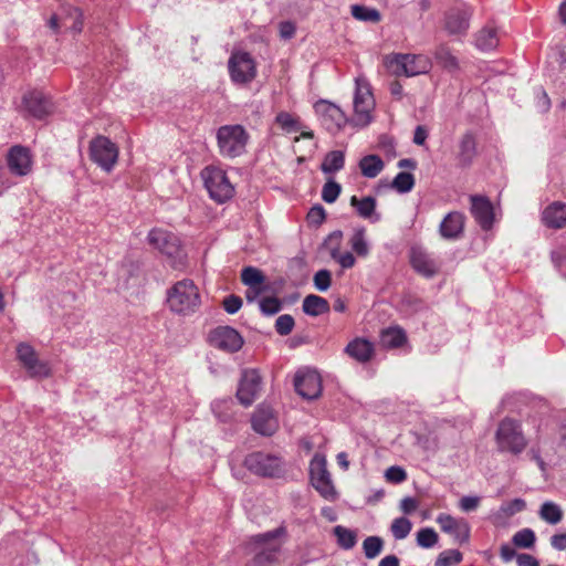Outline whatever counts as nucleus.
<instances>
[{
	"instance_id": "13d9d810",
	"label": "nucleus",
	"mask_w": 566,
	"mask_h": 566,
	"mask_svg": "<svg viewBox=\"0 0 566 566\" xmlns=\"http://www.w3.org/2000/svg\"><path fill=\"white\" fill-rule=\"evenodd\" d=\"M326 217L325 209L322 206H314L307 213V221L312 224H321Z\"/></svg>"
},
{
	"instance_id": "a19ab883",
	"label": "nucleus",
	"mask_w": 566,
	"mask_h": 566,
	"mask_svg": "<svg viewBox=\"0 0 566 566\" xmlns=\"http://www.w3.org/2000/svg\"><path fill=\"white\" fill-rule=\"evenodd\" d=\"M384 541L378 536H368L363 542L364 554L368 559L376 558L382 551Z\"/></svg>"
},
{
	"instance_id": "393cba45",
	"label": "nucleus",
	"mask_w": 566,
	"mask_h": 566,
	"mask_svg": "<svg viewBox=\"0 0 566 566\" xmlns=\"http://www.w3.org/2000/svg\"><path fill=\"white\" fill-rule=\"evenodd\" d=\"M542 221L548 228H563L566 224V205L560 201L548 205L542 213Z\"/></svg>"
},
{
	"instance_id": "2f4dec72",
	"label": "nucleus",
	"mask_w": 566,
	"mask_h": 566,
	"mask_svg": "<svg viewBox=\"0 0 566 566\" xmlns=\"http://www.w3.org/2000/svg\"><path fill=\"white\" fill-rule=\"evenodd\" d=\"M538 516L547 524L556 525L562 522L564 517V511L557 503L546 501L541 505Z\"/></svg>"
},
{
	"instance_id": "c03bdc74",
	"label": "nucleus",
	"mask_w": 566,
	"mask_h": 566,
	"mask_svg": "<svg viewBox=\"0 0 566 566\" xmlns=\"http://www.w3.org/2000/svg\"><path fill=\"white\" fill-rule=\"evenodd\" d=\"M415 186V178L410 172H399L392 180V188L400 193L409 192Z\"/></svg>"
},
{
	"instance_id": "aec40b11",
	"label": "nucleus",
	"mask_w": 566,
	"mask_h": 566,
	"mask_svg": "<svg viewBox=\"0 0 566 566\" xmlns=\"http://www.w3.org/2000/svg\"><path fill=\"white\" fill-rule=\"evenodd\" d=\"M253 429L263 436H271L277 429V419L269 406H259L252 417Z\"/></svg>"
},
{
	"instance_id": "c756f323",
	"label": "nucleus",
	"mask_w": 566,
	"mask_h": 566,
	"mask_svg": "<svg viewBox=\"0 0 566 566\" xmlns=\"http://www.w3.org/2000/svg\"><path fill=\"white\" fill-rule=\"evenodd\" d=\"M407 342L405 331L399 326H390L380 333V344L386 348H398Z\"/></svg>"
},
{
	"instance_id": "9b49d317",
	"label": "nucleus",
	"mask_w": 566,
	"mask_h": 566,
	"mask_svg": "<svg viewBox=\"0 0 566 566\" xmlns=\"http://www.w3.org/2000/svg\"><path fill=\"white\" fill-rule=\"evenodd\" d=\"M228 69L235 84H248L256 76L255 62L248 52H233L229 59Z\"/></svg>"
},
{
	"instance_id": "39448f33",
	"label": "nucleus",
	"mask_w": 566,
	"mask_h": 566,
	"mask_svg": "<svg viewBox=\"0 0 566 566\" xmlns=\"http://www.w3.org/2000/svg\"><path fill=\"white\" fill-rule=\"evenodd\" d=\"M200 175L210 198L216 202L223 203L234 195L233 185L220 167L207 166Z\"/></svg>"
},
{
	"instance_id": "f8f14e48",
	"label": "nucleus",
	"mask_w": 566,
	"mask_h": 566,
	"mask_svg": "<svg viewBox=\"0 0 566 566\" xmlns=\"http://www.w3.org/2000/svg\"><path fill=\"white\" fill-rule=\"evenodd\" d=\"M17 358L32 378H45L51 375L48 363L39 359L35 349L27 343L17 346Z\"/></svg>"
},
{
	"instance_id": "c9c22d12",
	"label": "nucleus",
	"mask_w": 566,
	"mask_h": 566,
	"mask_svg": "<svg viewBox=\"0 0 566 566\" xmlns=\"http://www.w3.org/2000/svg\"><path fill=\"white\" fill-rule=\"evenodd\" d=\"M434 59L437 62L448 71H455L459 67L458 59L452 54L450 48L446 44H440L434 50Z\"/></svg>"
},
{
	"instance_id": "de8ad7c7",
	"label": "nucleus",
	"mask_w": 566,
	"mask_h": 566,
	"mask_svg": "<svg viewBox=\"0 0 566 566\" xmlns=\"http://www.w3.org/2000/svg\"><path fill=\"white\" fill-rule=\"evenodd\" d=\"M342 187L334 180L327 181L322 189V199L327 203H333L340 195Z\"/></svg>"
},
{
	"instance_id": "49530a36",
	"label": "nucleus",
	"mask_w": 566,
	"mask_h": 566,
	"mask_svg": "<svg viewBox=\"0 0 566 566\" xmlns=\"http://www.w3.org/2000/svg\"><path fill=\"white\" fill-rule=\"evenodd\" d=\"M463 556L458 549H447L439 554L436 566H452L460 564Z\"/></svg>"
},
{
	"instance_id": "dca6fc26",
	"label": "nucleus",
	"mask_w": 566,
	"mask_h": 566,
	"mask_svg": "<svg viewBox=\"0 0 566 566\" xmlns=\"http://www.w3.org/2000/svg\"><path fill=\"white\" fill-rule=\"evenodd\" d=\"M295 390L305 399H315L322 391V379L317 371L312 369L298 370L294 378Z\"/></svg>"
},
{
	"instance_id": "864d4df0",
	"label": "nucleus",
	"mask_w": 566,
	"mask_h": 566,
	"mask_svg": "<svg viewBox=\"0 0 566 566\" xmlns=\"http://www.w3.org/2000/svg\"><path fill=\"white\" fill-rule=\"evenodd\" d=\"M342 238H343V233L340 231H334L327 237V239L324 242V245L328 250L332 259H333L334 250H335V254L340 253Z\"/></svg>"
},
{
	"instance_id": "0eeeda50",
	"label": "nucleus",
	"mask_w": 566,
	"mask_h": 566,
	"mask_svg": "<svg viewBox=\"0 0 566 566\" xmlns=\"http://www.w3.org/2000/svg\"><path fill=\"white\" fill-rule=\"evenodd\" d=\"M354 95V120L366 126L371 122V112L375 107V98L369 82L365 76H357Z\"/></svg>"
},
{
	"instance_id": "bf43d9fd",
	"label": "nucleus",
	"mask_w": 566,
	"mask_h": 566,
	"mask_svg": "<svg viewBox=\"0 0 566 566\" xmlns=\"http://www.w3.org/2000/svg\"><path fill=\"white\" fill-rule=\"evenodd\" d=\"M333 260L336 261L343 269H350L355 265V258L350 252H344L339 254L333 253Z\"/></svg>"
},
{
	"instance_id": "473e14b6",
	"label": "nucleus",
	"mask_w": 566,
	"mask_h": 566,
	"mask_svg": "<svg viewBox=\"0 0 566 566\" xmlns=\"http://www.w3.org/2000/svg\"><path fill=\"white\" fill-rule=\"evenodd\" d=\"M359 168L364 177L375 178L384 169V161L377 155H367L360 159Z\"/></svg>"
},
{
	"instance_id": "0e129e2a",
	"label": "nucleus",
	"mask_w": 566,
	"mask_h": 566,
	"mask_svg": "<svg viewBox=\"0 0 566 566\" xmlns=\"http://www.w3.org/2000/svg\"><path fill=\"white\" fill-rule=\"evenodd\" d=\"M418 507V502L416 499L413 497H410V496H407V497H403L401 501H400V510L405 513V514H410L412 513L415 510H417Z\"/></svg>"
},
{
	"instance_id": "bb28decb",
	"label": "nucleus",
	"mask_w": 566,
	"mask_h": 566,
	"mask_svg": "<svg viewBox=\"0 0 566 566\" xmlns=\"http://www.w3.org/2000/svg\"><path fill=\"white\" fill-rule=\"evenodd\" d=\"M345 353L359 363H367L374 356V345L365 338H355L345 348Z\"/></svg>"
},
{
	"instance_id": "1a4fd4ad",
	"label": "nucleus",
	"mask_w": 566,
	"mask_h": 566,
	"mask_svg": "<svg viewBox=\"0 0 566 566\" xmlns=\"http://www.w3.org/2000/svg\"><path fill=\"white\" fill-rule=\"evenodd\" d=\"M310 476L314 489L328 501L337 499V492L327 470L325 455L316 453L310 463Z\"/></svg>"
},
{
	"instance_id": "8fccbe9b",
	"label": "nucleus",
	"mask_w": 566,
	"mask_h": 566,
	"mask_svg": "<svg viewBox=\"0 0 566 566\" xmlns=\"http://www.w3.org/2000/svg\"><path fill=\"white\" fill-rule=\"evenodd\" d=\"M313 282L317 291L325 292L331 287L332 274L326 269L319 270L315 273Z\"/></svg>"
},
{
	"instance_id": "ddd939ff",
	"label": "nucleus",
	"mask_w": 566,
	"mask_h": 566,
	"mask_svg": "<svg viewBox=\"0 0 566 566\" xmlns=\"http://www.w3.org/2000/svg\"><path fill=\"white\" fill-rule=\"evenodd\" d=\"M208 340L211 346L227 353H237L243 346V337L230 326H218L209 333Z\"/></svg>"
},
{
	"instance_id": "4d7b16f0",
	"label": "nucleus",
	"mask_w": 566,
	"mask_h": 566,
	"mask_svg": "<svg viewBox=\"0 0 566 566\" xmlns=\"http://www.w3.org/2000/svg\"><path fill=\"white\" fill-rule=\"evenodd\" d=\"M481 503V497L480 496H463L461 497V500L459 501V509L462 511V512H465V513H469V512H472V511H475L479 505Z\"/></svg>"
},
{
	"instance_id": "79ce46f5",
	"label": "nucleus",
	"mask_w": 566,
	"mask_h": 566,
	"mask_svg": "<svg viewBox=\"0 0 566 566\" xmlns=\"http://www.w3.org/2000/svg\"><path fill=\"white\" fill-rule=\"evenodd\" d=\"M334 534L337 537V542L340 547H343L345 549H350L355 546V544H356L355 532H353L344 526L337 525L334 528Z\"/></svg>"
},
{
	"instance_id": "774afa93",
	"label": "nucleus",
	"mask_w": 566,
	"mask_h": 566,
	"mask_svg": "<svg viewBox=\"0 0 566 566\" xmlns=\"http://www.w3.org/2000/svg\"><path fill=\"white\" fill-rule=\"evenodd\" d=\"M428 137V132L423 126H417L413 134V143L416 145H423Z\"/></svg>"
},
{
	"instance_id": "4c0bfd02",
	"label": "nucleus",
	"mask_w": 566,
	"mask_h": 566,
	"mask_svg": "<svg viewBox=\"0 0 566 566\" xmlns=\"http://www.w3.org/2000/svg\"><path fill=\"white\" fill-rule=\"evenodd\" d=\"M352 15L359 21L377 23L381 20L380 12L375 8H369L360 4L350 7Z\"/></svg>"
},
{
	"instance_id": "58836bf2",
	"label": "nucleus",
	"mask_w": 566,
	"mask_h": 566,
	"mask_svg": "<svg viewBox=\"0 0 566 566\" xmlns=\"http://www.w3.org/2000/svg\"><path fill=\"white\" fill-rule=\"evenodd\" d=\"M352 250L358 256H367L369 253V244L365 237V229H358L354 232L349 240Z\"/></svg>"
},
{
	"instance_id": "37998d69",
	"label": "nucleus",
	"mask_w": 566,
	"mask_h": 566,
	"mask_svg": "<svg viewBox=\"0 0 566 566\" xmlns=\"http://www.w3.org/2000/svg\"><path fill=\"white\" fill-rule=\"evenodd\" d=\"M535 541H536L535 533L531 528H523V530L516 532L512 537L513 544L521 548L533 547L535 544Z\"/></svg>"
},
{
	"instance_id": "5701e85b",
	"label": "nucleus",
	"mask_w": 566,
	"mask_h": 566,
	"mask_svg": "<svg viewBox=\"0 0 566 566\" xmlns=\"http://www.w3.org/2000/svg\"><path fill=\"white\" fill-rule=\"evenodd\" d=\"M241 280L244 285L249 287L247 298L253 301L259 294L264 291L265 276L261 270L247 266L241 272Z\"/></svg>"
},
{
	"instance_id": "423d86ee",
	"label": "nucleus",
	"mask_w": 566,
	"mask_h": 566,
	"mask_svg": "<svg viewBox=\"0 0 566 566\" xmlns=\"http://www.w3.org/2000/svg\"><path fill=\"white\" fill-rule=\"evenodd\" d=\"M283 534L284 530L280 527L254 536L253 541L260 547V552L248 564V566H273L277 560V554L282 544L280 536Z\"/></svg>"
},
{
	"instance_id": "7ed1b4c3",
	"label": "nucleus",
	"mask_w": 566,
	"mask_h": 566,
	"mask_svg": "<svg viewBox=\"0 0 566 566\" xmlns=\"http://www.w3.org/2000/svg\"><path fill=\"white\" fill-rule=\"evenodd\" d=\"M495 443L500 452L520 455L526 449L528 441L523 432L521 422L506 417L497 424Z\"/></svg>"
},
{
	"instance_id": "b1692460",
	"label": "nucleus",
	"mask_w": 566,
	"mask_h": 566,
	"mask_svg": "<svg viewBox=\"0 0 566 566\" xmlns=\"http://www.w3.org/2000/svg\"><path fill=\"white\" fill-rule=\"evenodd\" d=\"M471 212L476 222L488 230L492 227L494 220L493 207L484 197H472Z\"/></svg>"
},
{
	"instance_id": "412c9836",
	"label": "nucleus",
	"mask_w": 566,
	"mask_h": 566,
	"mask_svg": "<svg viewBox=\"0 0 566 566\" xmlns=\"http://www.w3.org/2000/svg\"><path fill=\"white\" fill-rule=\"evenodd\" d=\"M471 13L465 9H451L446 13L444 28L451 35H463L470 27Z\"/></svg>"
},
{
	"instance_id": "72a5a7b5",
	"label": "nucleus",
	"mask_w": 566,
	"mask_h": 566,
	"mask_svg": "<svg viewBox=\"0 0 566 566\" xmlns=\"http://www.w3.org/2000/svg\"><path fill=\"white\" fill-rule=\"evenodd\" d=\"M345 153L343 150H332L327 153L321 165L324 174H334L344 168Z\"/></svg>"
},
{
	"instance_id": "cd10ccee",
	"label": "nucleus",
	"mask_w": 566,
	"mask_h": 566,
	"mask_svg": "<svg viewBox=\"0 0 566 566\" xmlns=\"http://www.w3.org/2000/svg\"><path fill=\"white\" fill-rule=\"evenodd\" d=\"M463 226V214L460 212H450L440 224V233L444 239H457L462 233Z\"/></svg>"
},
{
	"instance_id": "e2e57ef3",
	"label": "nucleus",
	"mask_w": 566,
	"mask_h": 566,
	"mask_svg": "<svg viewBox=\"0 0 566 566\" xmlns=\"http://www.w3.org/2000/svg\"><path fill=\"white\" fill-rule=\"evenodd\" d=\"M517 566H539V562L531 554L522 553L516 555Z\"/></svg>"
},
{
	"instance_id": "4be33fe9",
	"label": "nucleus",
	"mask_w": 566,
	"mask_h": 566,
	"mask_svg": "<svg viewBox=\"0 0 566 566\" xmlns=\"http://www.w3.org/2000/svg\"><path fill=\"white\" fill-rule=\"evenodd\" d=\"M25 109L35 118H43L51 112V103L40 91H32L23 96Z\"/></svg>"
},
{
	"instance_id": "5fc2aeb1",
	"label": "nucleus",
	"mask_w": 566,
	"mask_h": 566,
	"mask_svg": "<svg viewBox=\"0 0 566 566\" xmlns=\"http://www.w3.org/2000/svg\"><path fill=\"white\" fill-rule=\"evenodd\" d=\"M525 506H526V503L524 500L515 499L513 501L503 503L500 507V511L505 516H513L514 514L522 512L525 509Z\"/></svg>"
},
{
	"instance_id": "f704fd0d",
	"label": "nucleus",
	"mask_w": 566,
	"mask_h": 566,
	"mask_svg": "<svg viewBox=\"0 0 566 566\" xmlns=\"http://www.w3.org/2000/svg\"><path fill=\"white\" fill-rule=\"evenodd\" d=\"M476 154V143L471 134H465L460 142L459 161L469 166Z\"/></svg>"
},
{
	"instance_id": "4468645a",
	"label": "nucleus",
	"mask_w": 566,
	"mask_h": 566,
	"mask_svg": "<svg viewBox=\"0 0 566 566\" xmlns=\"http://www.w3.org/2000/svg\"><path fill=\"white\" fill-rule=\"evenodd\" d=\"M316 114L321 117L324 127L331 133L340 130L347 123L345 113L335 104L327 101H318L314 105Z\"/></svg>"
},
{
	"instance_id": "9d476101",
	"label": "nucleus",
	"mask_w": 566,
	"mask_h": 566,
	"mask_svg": "<svg viewBox=\"0 0 566 566\" xmlns=\"http://www.w3.org/2000/svg\"><path fill=\"white\" fill-rule=\"evenodd\" d=\"M91 159L103 170L109 172L118 158V147L105 136H97L90 143Z\"/></svg>"
},
{
	"instance_id": "7c9ffc66",
	"label": "nucleus",
	"mask_w": 566,
	"mask_h": 566,
	"mask_svg": "<svg viewBox=\"0 0 566 566\" xmlns=\"http://www.w3.org/2000/svg\"><path fill=\"white\" fill-rule=\"evenodd\" d=\"M302 308L310 316H318L329 311V303L322 296L310 294L303 300Z\"/></svg>"
},
{
	"instance_id": "6ab92c4d",
	"label": "nucleus",
	"mask_w": 566,
	"mask_h": 566,
	"mask_svg": "<svg viewBox=\"0 0 566 566\" xmlns=\"http://www.w3.org/2000/svg\"><path fill=\"white\" fill-rule=\"evenodd\" d=\"M7 163L10 171L14 175L25 176L31 171V155L29 149L23 146H13L8 153Z\"/></svg>"
},
{
	"instance_id": "2eb2a0df",
	"label": "nucleus",
	"mask_w": 566,
	"mask_h": 566,
	"mask_svg": "<svg viewBox=\"0 0 566 566\" xmlns=\"http://www.w3.org/2000/svg\"><path fill=\"white\" fill-rule=\"evenodd\" d=\"M148 243L160 251L161 253L166 254L167 256H179L181 252V244L179 238L174 234L172 232H169L164 229H153L148 233Z\"/></svg>"
},
{
	"instance_id": "f03ea898",
	"label": "nucleus",
	"mask_w": 566,
	"mask_h": 566,
	"mask_svg": "<svg viewBox=\"0 0 566 566\" xmlns=\"http://www.w3.org/2000/svg\"><path fill=\"white\" fill-rule=\"evenodd\" d=\"M200 303L199 290L191 280H181L167 291L168 307L176 314L189 315L199 308Z\"/></svg>"
},
{
	"instance_id": "603ef678",
	"label": "nucleus",
	"mask_w": 566,
	"mask_h": 566,
	"mask_svg": "<svg viewBox=\"0 0 566 566\" xmlns=\"http://www.w3.org/2000/svg\"><path fill=\"white\" fill-rule=\"evenodd\" d=\"M294 324V318L291 315H281L275 321V331L282 336L289 335L293 331Z\"/></svg>"
},
{
	"instance_id": "3c124183",
	"label": "nucleus",
	"mask_w": 566,
	"mask_h": 566,
	"mask_svg": "<svg viewBox=\"0 0 566 566\" xmlns=\"http://www.w3.org/2000/svg\"><path fill=\"white\" fill-rule=\"evenodd\" d=\"M260 310L265 315H274L281 311L282 303L276 297H264L260 301Z\"/></svg>"
},
{
	"instance_id": "20e7f679",
	"label": "nucleus",
	"mask_w": 566,
	"mask_h": 566,
	"mask_svg": "<svg viewBox=\"0 0 566 566\" xmlns=\"http://www.w3.org/2000/svg\"><path fill=\"white\" fill-rule=\"evenodd\" d=\"M216 137L220 155L231 159L245 153L250 139L245 128L238 124L219 127Z\"/></svg>"
},
{
	"instance_id": "a211bd4d",
	"label": "nucleus",
	"mask_w": 566,
	"mask_h": 566,
	"mask_svg": "<svg viewBox=\"0 0 566 566\" xmlns=\"http://www.w3.org/2000/svg\"><path fill=\"white\" fill-rule=\"evenodd\" d=\"M437 523L441 530L451 535L455 542L462 544L467 543L470 538V525L463 518H455L449 514H440L437 517Z\"/></svg>"
},
{
	"instance_id": "a878e982",
	"label": "nucleus",
	"mask_w": 566,
	"mask_h": 566,
	"mask_svg": "<svg viewBox=\"0 0 566 566\" xmlns=\"http://www.w3.org/2000/svg\"><path fill=\"white\" fill-rule=\"evenodd\" d=\"M410 263L415 271L427 277L433 276L438 270L436 262L418 248L411 249Z\"/></svg>"
},
{
	"instance_id": "f257e3e1",
	"label": "nucleus",
	"mask_w": 566,
	"mask_h": 566,
	"mask_svg": "<svg viewBox=\"0 0 566 566\" xmlns=\"http://www.w3.org/2000/svg\"><path fill=\"white\" fill-rule=\"evenodd\" d=\"M386 69L395 76L413 77L427 74L432 67L431 60L423 54L392 53L384 57Z\"/></svg>"
},
{
	"instance_id": "69168bd1",
	"label": "nucleus",
	"mask_w": 566,
	"mask_h": 566,
	"mask_svg": "<svg viewBox=\"0 0 566 566\" xmlns=\"http://www.w3.org/2000/svg\"><path fill=\"white\" fill-rule=\"evenodd\" d=\"M295 33V25L292 22H282L280 24V35L282 39H291Z\"/></svg>"
},
{
	"instance_id": "c85d7f7f",
	"label": "nucleus",
	"mask_w": 566,
	"mask_h": 566,
	"mask_svg": "<svg viewBox=\"0 0 566 566\" xmlns=\"http://www.w3.org/2000/svg\"><path fill=\"white\" fill-rule=\"evenodd\" d=\"M350 205L356 209L359 217L368 219L373 222L380 220V216L376 212V199L374 197H364L358 199L356 196L350 198Z\"/></svg>"
},
{
	"instance_id": "338daca9",
	"label": "nucleus",
	"mask_w": 566,
	"mask_h": 566,
	"mask_svg": "<svg viewBox=\"0 0 566 566\" xmlns=\"http://www.w3.org/2000/svg\"><path fill=\"white\" fill-rule=\"evenodd\" d=\"M516 555L515 549L509 544H503L500 548V556L505 563L511 562L514 557L516 558Z\"/></svg>"
},
{
	"instance_id": "f3484780",
	"label": "nucleus",
	"mask_w": 566,
	"mask_h": 566,
	"mask_svg": "<svg viewBox=\"0 0 566 566\" xmlns=\"http://www.w3.org/2000/svg\"><path fill=\"white\" fill-rule=\"evenodd\" d=\"M261 390V376L256 369H247L237 391L239 401L244 406H250L258 397Z\"/></svg>"
},
{
	"instance_id": "6e6552de",
	"label": "nucleus",
	"mask_w": 566,
	"mask_h": 566,
	"mask_svg": "<svg viewBox=\"0 0 566 566\" xmlns=\"http://www.w3.org/2000/svg\"><path fill=\"white\" fill-rule=\"evenodd\" d=\"M244 467L253 474L268 478H277L284 473V462L275 454L263 451L248 454Z\"/></svg>"
},
{
	"instance_id": "6e6d98bb",
	"label": "nucleus",
	"mask_w": 566,
	"mask_h": 566,
	"mask_svg": "<svg viewBox=\"0 0 566 566\" xmlns=\"http://www.w3.org/2000/svg\"><path fill=\"white\" fill-rule=\"evenodd\" d=\"M385 478L391 483H401L407 479V473L401 467H390L385 472Z\"/></svg>"
},
{
	"instance_id": "a18cd8bd",
	"label": "nucleus",
	"mask_w": 566,
	"mask_h": 566,
	"mask_svg": "<svg viewBox=\"0 0 566 566\" xmlns=\"http://www.w3.org/2000/svg\"><path fill=\"white\" fill-rule=\"evenodd\" d=\"M438 543V534L431 527L421 528L417 533V544L422 548H431Z\"/></svg>"
},
{
	"instance_id": "ea45409f",
	"label": "nucleus",
	"mask_w": 566,
	"mask_h": 566,
	"mask_svg": "<svg viewBox=\"0 0 566 566\" xmlns=\"http://www.w3.org/2000/svg\"><path fill=\"white\" fill-rule=\"evenodd\" d=\"M412 523L407 517L395 518L391 523L390 531L395 539H403L411 532Z\"/></svg>"
},
{
	"instance_id": "e433bc0d",
	"label": "nucleus",
	"mask_w": 566,
	"mask_h": 566,
	"mask_svg": "<svg viewBox=\"0 0 566 566\" xmlns=\"http://www.w3.org/2000/svg\"><path fill=\"white\" fill-rule=\"evenodd\" d=\"M475 44L482 51H491L499 44L496 30L483 28L475 36Z\"/></svg>"
},
{
	"instance_id": "680f3d73",
	"label": "nucleus",
	"mask_w": 566,
	"mask_h": 566,
	"mask_svg": "<svg viewBox=\"0 0 566 566\" xmlns=\"http://www.w3.org/2000/svg\"><path fill=\"white\" fill-rule=\"evenodd\" d=\"M551 545L556 551L566 549V530L560 533L554 534L551 537Z\"/></svg>"
},
{
	"instance_id": "052dcab7",
	"label": "nucleus",
	"mask_w": 566,
	"mask_h": 566,
	"mask_svg": "<svg viewBox=\"0 0 566 566\" xmlns=\"http://www.w3.org/2000/svg\"><path fill=\"white\" fill-rule=\"evenodd\" d=\"M242 306V300L239 296L235 295H229L223 301V307L227 313L234 314L237 313Z\"/></svg>"
},
{
	"instance_id": "09e8293b",
	"label": "nucleus",
	"mask_w": 566,
	"mask_h": 566,
	"mask_svg": "<svg viewBox=\"0 0 566 566\" xmlns=\"http://www.w3.org/2000/svg\"><path fill=\"white\" fill-rule=\"evenodd\" d=\"M276 123L285 129L287 133H294L298 130L297 119L286 112H281L276 116Z\"/></svg>"
}]
</instances>
